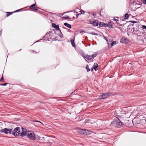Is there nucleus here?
Segmentation results:
<instances>
[{
  "instance_id": "nucleus-7",
  "label": "nucleus",
  "mask_w": 146,
  "mask_h": 146,
  "mask_svg": "<svg viewBox=\"0 0 146 146\" xmlns=\"http://www.w3.org/2000/svg\"><path fill=\"white\" fill-rule=\"evenodd\" d=\"M140 110L143 112H145L146 111V105H142L139 107Z\"/></svg>"
},
{
  "instance_id": "nucleus-6",
  "label": "nucleus",
  "mask_w": 146,
  "mask_h": 146,
  "mask_svg": "<svg viewBox=\"0 0 146 146\" xmlns=\"http://www.w3.org/2000/svg\"><path fill=\"white\" fill-rule=\"evenodd\" d=\"M109 96V94L108 93H105L101 95L99 97V99H104Z\"/></svg>"
},
{
  "instance_id": "nucleus-10",
  "label": "nucleus",
  "mask_w": 146,
  "mask_h": 146,
  "mask_svg": "<svg viewBox=\"0 0 146 146\" xmlns=\"http://www.w3.org/2000/svg\"><path fill=\"white\" fill-rule=\"evenodd\" d=\"M30 8L34 11L38 10V8L36 7H35V4H33L32 5L30 6Z\"/></svg>"
},
{
  "instance_id": "nucleus-28",
  "label": "nucleus",
  "mask_w": 146,
  "mask_h": 146,
  "mask_svg": "<svg viewBox=\"0 0 146 146\" xmlns=\"http://www.w3.org/2000/svg\"><path fill=\"white\" fill-rule=\"evenodd\" d=\"M35 122H39L40 123L42 124L43 125H44L43 124V123H42V122H41L40 121H37V120H35Z\"/></svg>"
},
{
  "instance_id": "nucleus-32",
  "label": "nucleus",
  "mask_w": 146,
  "mask_h": 146,
  "mask_svg": "<svg viewBox=\"0 0 146 146\" xmlns=\"http://www.w3.org/2000/svg\"><path fill=\"white\" fill-rule=\"evenodd\" d=\"M102 13H103V11H102L101 10L100 12V15H102Z\"/></svg>"
},
{
  "instance_id": "nucleus-18",
  "label": "nucleus",
  "mask_w": 146,
  "mask_h": 146,
  "mask_svg": "<svg viewBox=\"0 0 146 146\" xmlns=\"http://www.w3.org/2000/svg\"><path fill=\"white\" fill-rule=\"evenodd\" d=\"M99 25L101 27H105L106 26V24L104 23H100L99 24Z\"/></svg>"
},
{
  "instance_id": "nucleus-24",
  "label": "nucleus",
  "mask_w": 146,
  "mask_h": 146,
  "mask_svg": "<svg viewBox=\"0 0 146 146\" xmlns=\"http://www.w3.org/2000/svg\"><path fill=\"white\" fill-rule=\"evenodd\" d=\"M13 13V12H7V16L8 17L10 15L12 14Z\"/></svg>"
},
{
  "instance_id": "nucleus-3",
  "label": "nucleus",
  "mask_w": 146,
  "mask_h": 146,
  "mask_svg": "<svg viewBox=\"0 0 146 146\" xmlns=\"http://www.w3.org/2000/svg\"><path fill=\"white\" fill-rule=\"evenodd\" d=\"M27 135L28 137L31 140H35L36 137L33 132L32 131H28L27 132Z\"/></svg>"
},
{
  "instance_id": "nucleus-40",
  "label": "nucleus",
  "mask_w": 146,
  "mask_h": 146,
  "mask_svg": "<svg viewBox=\"0 0 146 146\" xmlns=\"http://www.w3.org/2000/svg\"><path fill=\"white\" fill-rule=\"evenodd\" d=\"M105 39L107 41V40H106V37H105Z\"/></svg>"
},
{
  "instance_id": "nucleus-1",
  "label": "nucleus",
  "mask_w": 146,
  "mask_h": 146,
  "mask_svg": "<svg viewBox=\"0 0 146 146\" xmlns=\"http://www.w3.org/2000/svg\"><path fill=\"white\" fill-rule=\"evenodd\" d=\"M111 124L113 126L117 127H119L122 125V123L120 120L117 117H115L113 121L111 122Z\"/></svg>"
},
{
  "instance_id": "nucleus-25",
  "label": "nucleus",
  "mask_w": 146,
  "mask_h": 146,
  "mask_svg": "<svg viewBox=\"0 0 146 146\" xmlns=\"http://www.w3.org/2000/svg\"><path fill=\"white\" fill-rule=\"evenodd\" d=\"M80 12H81V14H84V11H83L82 10H81L80 11Z\"/></svg>"
},
{
  "instance_id": "nucleus-9",
  "label": "nucleus",
  "mask_w": 146,
  "mask_h": 146,
  "mask_svg": "<svg viewBox=\"0 0 146 146\" xmlns=\"http://www.w3.org/2000/svg\"><path fill=\"white\" fill-rule=\"evenodd\" d=\"M89 21L90 24L95 26H98V21L96 20L90 21Z\"/></svg>"
},
{
  "instance_id": "nucleus-37",
  "label": "nucleus",
  "mask_w": 146,
  "mask_h": 146,
  "mask_svg": "<svg viewBox=\"0 0 146 146\" xmlns=\"http://www.w3.org/2000/svg\"><path fill=\"white\" fill-rule=\"evenodd\" d=\"M93 69H94V67H93L92 68L91 70V71H92V70H93Z\"/></svg>"
},
{
  "instance_id": "nucleus-20",
  "label": "nucleus",
  "mask_w": 146,
  "mask_h": 146,
  "mask_svg": "<svg viewBox=\"0 0 146 146\" xmlns=\"http://www.w3.org/2000/svg\"><path fill=\"white\" fill-rule=\"evenodd\" d=\"M74 40H71V44L72 46L73 47H75V44L74 42Z\"/></svg>"
},
{
  "instance_id": "nucleus-13",
  "label": "nucleus",
  "mask_w": 146,
  "mask_h": 146,
  "mask_svg": "<svg viewBox=\"0 0 146 146\" xmlns=\"http://www.w3.org/2000/svg\"><path fill=\"white\" fill-rule=\"evenodd\" d=\"M52 26L54 27L56 30H58L59 29V26L58 25H56L54 23H53Z\"/></svg>"
},
{
  "instance_id": "nucleus-35",
  "label": "nucleus",
  "mask_w": 146,
  "mask_h": 146,
  "mask_svg": "<svg viewBox=\"0 0 146 146\" xmlns=\"http://www.w3.org/2000/svg\"><path fill=\"white\" fill-rule=\"evenodd\" d=\"M3 79V77H2L1 78V80H0L1 81H2V80Z\"/></svg>"
},
{
  "instance_id": "nucleus-4",
  "label": "nucleus",
  "mask_w": 146,
  "mask_h": 146,
  "mask_svg": "<svg viewBox=\"0 0 146 146\" xmlns=\"http://www.w3.org/2000/svg\"><path fill=\"white\" fill-rule=\"evenodd\" d=\"M20 133V129L19 127L16 128L12 131V134L16 136L19 135Z\"/></svg>"
},
{
  "instance_id": "nucleus-34",
  "label": "nucleus",
  "mask_w": 146,
  "mask_h": 146,
  "mask_svg": "<svg viewBox=\"0 0 146 146\" xmlns=\"http://www.w3.org/2000/svg\"><path fill=\"white\" fill-rule=\"evenodd\" d=\"M113 20L114 21H118L117 19H116L115 18H114L113 19Z\"/></svg>"
},
{
  "instance_id": "nucleus-14",
  "label": "nucleus",
  "mask_w": 146,
  "mask_h": 146,
  "mask_svg": "<svg viewBox=\"0 0 146 146\" xmlns=\"http://www.w3.org/2000/svg\"><path fill=\"white\" fill-rule=\"evenodd\" d=\"M77 14L78 15H79L78 13L77 12H75L73 13L72 15L73 16V17H72V19H74L75 18V17L76 15V18H78V16L77 15Z\"/></svg>"
},
{
  "instance_id": "nucleus-11",
  "label": "nucleus",
  "mask_w": 146,
  "mask_h": 146,
  "mask_svg": "<svg viewBox=\"0 0 146 146\" xmlns=\"http://www.w3.org/2000/svg\"><path fill=\"white\" fill-rule=\"evenodd\" d=\"M120 42H121L126 43H127V39L125 37L122 38L120 40Z\"/></svg>"
},
{
  "instance_id": "nucleus-15",
  "label": "nucleus",
  "mask_w": 146,
  "mask_h": 146,
  "mask_svg": "<svg viewBox=\"0 0 146 146\" xmlns=\"http://www.w3.org/2000/svg\"><path fill=\"white\" fill-rule=\"evenodd\" d=\"M94 70L96 71L98 69V65L97 63H95L94 65Z\"/></svg>"
},
{
  "instance_id": "nucleus-33",
  "label": "nucleus",
  "mask_w": 146,
  "mask_h": 146,
  "mask_svg": "<svg viewBox=\"0 0 146 146\" xmlns=\"http://www.w3.org/2000/svg\"><path fill=\"white\" fill-rule=\"evenodd\" d=\"M131 23H137V22L136 21H131Z\"/></svg>"
},
{
  "instance_id": "nucleus-17",
  "label": "nucleus",
  "mask_w": 146,
  "mask_h": 146,
  "mask_svg": "<svg viewBox=\"0 0 146 146\" xmlns=\"http://www.w3.org/2000/svg\"><path fill=\"white\" fill-rule=\"evenodd\" d=\"M85 130V132H84V133H85V134H90L92 133V131H88V130H86V129H85L84 130Z\"/></svg>"
},
{
  "instance_id": "nucleus-23",
  "label": "nucleus",
  "mask_w": 146,
  "mask_h": 146,
  "mask_svg": "<svg viewBox=\"0 0 146 146\" xmlns=\"http://www.w3.org/2000/svg\"><path fill=\"white\" fill-rule=\"evenodd\" d=\"M86 69L87 70V72H89L90 71V69L89 68V66L88 65L86 66Z\"/></svg>"
},
{
  "instance_id": "nucleus-39",
  "label": "nucleus",
  "mask_w": 146,
  "mask_h": 146,
  "mask_svg": "<svg viewBox=\"0 0 146 146\" xmlns=\"http://www.w3.org/2000/svg\"><path fill=\"white\" fill-rule=\"evenodd\" d=\"M35 52V53H37V52H36L35 51H33V52Z\"/></svg>"
},
{
  "instance_id": "nucleus-5",
  "label": "nucleus",
  "mask_w": 146,
  "mask_h": 146,
  "mask_svg": "<svg viewBox=\"0 0 146 146\" xmlns=\"http://www.w3.org/2000/svg\"><path fill=\"white\" fill-rule=\"evenodd\" d=\"M0 132L8 134L11 133L12 132V130L11 129L5 128L1 129Z\"/></svg>"
},
{
  "instance_id": "nucleus-36",
  "label": "nucleus",
  "mask_w": 146,
  "mask_h": 146,
  "mask_svg": "<svg viewBox=\"0 0 146 146\" xmlns=\"http://www.w3.org/2000/svg\"><path fill=\"white\" fill-rule=\"evenodd\" d=\"M93 15L94 17H95V16H96V15L95 14H94V13H93Z\"/></svg>"
},
{
  "instance_id": "nucleus-26",
  "label": "nucleus",
  "mask_w": 146,
  "mask_h": 146,
  "mask_svg": "<svg viewBox=\"0 0 146 146\" xmlns=\"http://www.w3.org/2000/svg\"><path fill=\"white\" fill-rule=\"evenodd\" d=\"M142 2L143 3L146 4V0H143Z\"/></svg>"
},
{
  "instance_id": "nucleus-27",
  "label": "nucleus",
  "mask_w": 146,
  "mask_h": 146,
  "mask_svg": "<svg viewBox=\"0 0 146 146\" xmlns=\"http://www.w3.org/2000/svg\"><path fill=\"white\" fill-rule=\"evenodd\" d=\"M142 26L143 29H146V26L144 25H142Z\"/></svg>"
},
{
  "instance_id": "nucleus-30",
  "label": "nucleus",
  "mask_w": 146,
  "mask_h": 146,
  "mask_svg": "<svg viewBox=\"0 0 146 146\" xmlns=\"http://www.w3.org/2000/svg\"><path fill=\"white\" fill-rule=\"evenodd\" d=\"M7 84H8L7 83H5V84H1V85H2V86H5Z\"/></svg>"
},
{
  "instance_id": "nucleus-21",
  "label": "nucleus",
  "mask_w": 146,
  "mask_h": 146,
  "mask_svg": "<svg viewBox=\"0 0 146 146\" xmlns=\"http://www.w3.org/2000/svg\"><path fill=\"white\" fill-rule=\"evenodd\" d=\"M129 15L127 13H126L125 15V19H128L129 18Z\"/></svg>"
},
{
  "instance_id": "nucleus-16",
  "label": "nucleus",
  "mask_w": 146,
  "mask_h": 146,
  "mask_svg": "<svg viewBox=\"0 0 146 146\" xmlns=\"http://www.w3.org/2000/svg\"><path fill=\"white\" fill-rule=\"evenodd\" d=\"M64 25L66 26V27L69 28H71V25L67 23H64Z\"/></svg>"
},
{
  "instance_id": "nucleus-31",
  "label": "nucleus",
  "mask_w": 146,
  "mask_h": 146,
  "mask_svg": "<svg viewBox=\"0 0 146 146\" xmlns=\"http://www.w3.org/2000/svg\"><path fill=\"white\" fill-rule=\"evenodd\" d=\"M91 34H92V35H98V34H97V33H91Z\"/></svg>"
},
{
  "instance_id": "nucleus-12",
  "label": "nucleus",
  "mask_w": 146,
  "mask_h": 146,
  "mask_svg": "<svg viewBox=\"0 0 146 146\" xmlns=\"http://www.w3.org/2000/svg\"><path fill=\"white\" fill-rule=\"evenodd\" d=\"M106 26H107L111 28H113L112 23L111 22H109L107 23H106Z\"/></svg>"
},
{
  "instance_id": "nucleus-29",
  "label": "nucleus",
  "mask_w": 146,
  "mask_h": 146,
  "mask_svg": "<svg viewBox=\"0 0 146 146\" xmlns=\"http://www.w3.org/2000/svg\"><path fill=\"white\" fill-rule=\"evenodd\" d=\"M63 18H64L65 19H70V18H69V17H68V16H67V17H62Z\"/></svg>"
},
{
  "instance_id": "nucleus-19",
  "label": "nucleus",
  "mask_w": 146,
  "mask_h": 146,
  "mask_svg": "<svg viewBox=\"0 0 146 146\" xmlns=\"http://www.w3.org/2000/svg\"><path fill=\"white\" fill-rule=\"evenodd\" d=\"M85 131L84 130H83V129H80L79 131V132L81 134H85V133H84Z\"/></svg>"
},
{
  "instance_id": "nucleus-2",
  "label": "nucleus",
  "mask_w": 146,
  "mask_h": 146,
  "mask_svg": "<svg viewBox=\"0 0 146 146\" xmlns=\"http://www.w3.org/2000/svg\"><path fill=\"white\" fill-rule=\"evenodd\" d=\"M97 54V53L95 52L91 55L88 54L85 55L83 56V57L86 61L87 60L90 61L93 59L96 56Z\"/></svg>"
},
{
  "instance_id": "nucleus-38",
  "label": "nucleus",
  "mask_w": 146,
  "mask_h": 146,
  "mask_svg": "<svg viewBox=\"0 0 146 146\" xmlns=\"http://www.w3.org/2000/svg\"><path fill=\"white\" fill-rule=\"evenodd\" d=\"M19 10H17V11H15L14 12H17V11H19Z\"/></svg>"
},
{
  "instance_id": "nucleus-22",
  "label": "nucleus",
  "mask_w": 146,
  "mask_h": 146,
  "mask_svg": "<svg viewBox=\"0 0 146 146\" xmlns=\"http://www.w3.org/2000/svg\"><path fill=\"white\" fill-rule=\"evenodd\" d=\"M112 42L111 43V46H113L114 45L116 44V42L114 41H112Z\"/></svg>"
},
{
  "instance_id": "nucleus-8",
  "label": "nucleus",
  "mask_w": 146,
  "mask_h": 146,
  "mask_svg": "<svg viewBox=\"0 0 146 146\" xmlns=\"http://www.w3.org/2000/svg\"><path fill=\"white\" fill-rule=\"evenodd\" d=\"M22 132L21 133V137L25 136L27 133V129L23 128H22Z\"/></svg>"
}]
</instances>
